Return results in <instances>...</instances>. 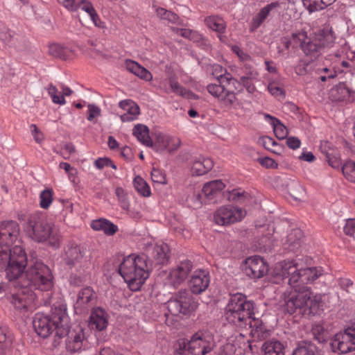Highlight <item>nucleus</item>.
Here are the masks:
<instances>
[{
  "mask_svg": "<svg viewBox=\"0 0 355 355\" xmlns=\"http://www.w3.org/2000/svg\"><path fill=\"white\" fill-rule=\"evenodd\" d=\"M168 84L171 88L170 92H173L179 96L187 98L191 94L189 91L181 86L178 82L173 78H168Z\"/></svg>",
  "mask_w": 355,
  "mask_h": 355,
  "instance_id": "nucleus-42",
  "label": "nucleus"
},
{
  "mask_svg": "<svg viewBox=\"0 0 355 355\" xmlns=\"http://www.w3.org/2000/svg\"><path fill=\"white\" fill-rule=\"evenodd\" d=\"M261 351L263 355H285L284 345L276 339L265 341L262 345Z\"/></svg>",
  "mask_w": 355,
  "mask_h": 355,
  "instance_id": "nucleus-25",
  "label": "nucleus"
},
{
  "mask_svg": "<svg viewBox=\"0 0 355 355\" xmlns=\"http://www.w3.org/2000/svg\"><path fill=\"white\" fill-rule=\"evenodd\" d=\"M213 166V161L211 159L200 156L193 161L191 173L193 175H202L209 171Z\"/></svg>",
  "mask_w": 355,
  "mask_h": 355,
  "instance_id": "nucleus-23",
  "label": "nucleus"
},
{
  "mask_svg": "<svg viewBox=\"0 0 355 355\" xmlns=\"http://www.w3.org/2000/svg\"><path fill=\"white\" fill-rule=\"evenodd\" d=\"M222 84L220 82L219 84H209L207 86V92L226 108H232L239 105L236 93L226 89Z\"/></svg>",
  "mask_w": 355,
  "mask_h": 355,
  "instance_id": "nucleus-11",
  "label": "nucleus"
},
{
  "mask_svg": "<svg viewBox=\"0 0 355 355\" xmlns=\"http://www.w3.org/2000/svg\"><path fill=\"white\" fill-rule=\"evenodd\" d=\"M60 257L62 263L69 269L81 268L89 261L87 249L76 243L66 245Z\"/></svg>",
  "mask_w": 355,
  "mask_h": 355,
  "instance_id": "nucleus-8",
  "label": "nucleus"
},
{
  "mask_svg": "<svg viewBox=\"0 0 355 355\" xmlns=\"http://www.w3.org/2000/svg\"><path fill=\"white\" fill-rule=\"evenodd\" d=\"M30 130L31 134L37 143H41L44 140V135L42 132L37 128L35 124L30 125Z\"/></svg>",
  "mask_w": 355,
  "mask_h": 355,
  "instance_id": "nucleus-57",
  "label": "nucleus"
},
{
  "mask_svg": "<svg viewBox=\"0 0 355 355\" xmlns=\"http://www.w3.org/2000/svg\"><path fill=\"white\" fill-rule=\"evenodd\" d=\"M125 112L120 115V119L123 122H129L135 120L139 114V106L132 100L121 101L119 103Z\"/></svg>",
  "mask_w": 355,
  "mask_h": 355,
  "instance_id": "nucleus-20",
  "label": "nucleus"
},
{
  "mask_svg": "<svg viewBox=\"0 0 355 355\" xmlns=\"http://www.w3.org/2000/svg\"><path fill=\"white\" fill-rule=\"evenodd\" d=\"M11 245L0 241V268H5L10 281L18 278L27 265L24 249L20 245H15L11 250Z\"/></svg>",
  "mask_w": 355,
  "mask_h": 355,
  "instance_id": "nucleus-6",
  "label": "nucleus"
},
{
  "mask_svg": "<svg viewBox=\"0 0 355 355\" xmlns=\"http://www.w3.org/2000/svg\"><path fill=\"white\" fill-rule=\"evenodd\" d=\"M55 329H67L69 327V318L64 306L55 307L51 319Z\"/></svg>",
  "mask_w": 355,
  "mask_h": 355,
  "instance_id": "nucleus-22",
  "label": "nucleus"
},
{
  "mask_svg": "<svg viewBox=\"0 0 355 355\" xmlns=\"http://www.w3.org/2000/svg\"><path fill=\"white\" fill-rule=\"evenodd\" d=\"M76 3L78 6V9L80 8L82 10L87 12L89 15H90V13L93 12L95 10L94 6L89 1L81 0L80 1Z\"/></svg>",
  "mask_w": 355,
  "mask_h": 355,
  "instance_id": "nucleus-56",
  "label": "nucleus"
},
{
  "mask_svg": "<svg viewBox=\"0 0 355 355\" xmlns=\"http://www.w3.org/2000/svg\"><path fill=\"white\" fill-rule=\"evenodd\" d=\"M268 270L264 260L259 256L250 257L245 261V272L252 279L263 277Z\"/></svg>",
  "mask_w": 355,
  "mask_h": 355,
  "instance_id": "nucleus-15",
  "label": "nucleus"
},
{
  "mask_svg": "<svg viewBox=\"0 0 355 355\" xmlns=\"http://www.w3.org/2000/svg\"><path fill=\"white\" fill-rule=\"evenodd\" d=\"M248 196V193L245 191L239 190H233L230 194V198L232 200L243 202L245 198Z\"/></svg>",
  "mask_w": 355,
  "mask_h": 355,
  "instance_id": "nucleus-61",
  "label": "nucleus"
},
{
  "mask_svg": "<svg viewBox=\"0 0 355 355\" xmlns=\"http://www.w3.org/2000/svg\"><path fill=\"white\" fill-rule=\"evenodd\" d=\"M58 2L64 6L66 9L71 12H75L78 9V6L75 0H57Z\"/></svg>",
  "mask_w": 355,
  "mask_h": 355,
  "instance_id": "nucleus-58",
  "label": "nucleus"
},
{
  "mask_svg": "<svg viewBox=\"0 0 355 355\" xmlns=\"http://www.w3.org/2000/svg\"><path fill=\"white\" fill-rule=\"evenodd\" d=\"M224 188V183L220 180H216L206 183L202 188V193L209 199H212Z\"/></svg>",
  "mask_w": 355,
  "mask_h": 355,
  "instance_id": "nucleus-31",
  "label": "nucleus"
},
{
  "mask_svg": "<svg viewBox=\"0 0 355 355\" xmlns=\"http://www.w3.org/2000/svg\"><path fill=\"white\" fill-rule=\"evenodd\" d=\"M268 89L269 92L274 96H276V97H278V96L284 97L285 96V92H284V89L283 87L277 83H275V82L270 83L268 86Z\"/></svg>",
  "mask_w": 355,
  "mask_h": 355,
  "instance_id": "nucleus-49",
  "label": "nucleus"
},
{
  "mask_svg": "<svg viewBox=\"0 0 355 355\" xmlns=\"http://www.w3.org/2000/svg\"><path fill=\"white\" fill-rule=\"evenodd\" d=\"M241 85L245 87L247 91L252 94L255 91V86L252 83V80L248 76H242L241 77Z\"/></svg>",
  "mask_w": 355,
  "mask_h": 355,
  "instance_id": "nucleus-60",
  "label": "nucleus"
},
{
  "mask_svg": "<svg viewBox=\"0 0 355 355\" xmlns=\"http://www.w3.org/2000/svg\"><path fill=\"white\" fill-rule=\"evenodd\" d=\"M275 269L280 270L279 275L288 278L289 290L284 293V309L289 314L299 311L302 314L318 313L322 308V295L314 294L306 284L314 282L321 275L320 269L302 268L295 261H284L277 265Z\"/></svg>",
  "mask_w": 355,
  "mask_h": 355,
  "instance_id": "nucleus-1",
  "label": "nucleus"
},
{
  "mask_svg": "<svg viewBox=\"0 0 355 355\" xmlns=\"http://www.w3.org/2000/svg\"><path fill=\"white\" fill-rule=\"evenodd\" d=\"M42 273L40 277L28 280L25 288L11 295L10 301L15 309L27 311L34 300V295L27 286L34 287L41 291H49L53 287V275L47 266H41Z\"/></svg>",
  "mask_w": 355,
  "mask_h": 355,
  "instance_id": "nucleus-5",
  "label": "nucleus"
},
{
  "mask_svg": "<svg viewBox=\"0 0 355 355\" xmlns=\"http://www.w3.org/2000/svg\"><path fill=\"white\" fill-rule=\"evenodd\" d=\"M336 91L342 94V96L338 97V100H341L350 96V89L345 83H340L336 88Z\"/></svg>",
  "mask_w": 355,
  "mask_h": 355,
  "instance_id": "nucleus-54",
  "label": "nucleus"
},
{
  "mask_svg": "<svg viewBox=\"0 0 355 355\" xmlns=\"http://www.w3.org/2000/svg\"><path fill=\"white\" fill-rule=\"evenodd\" d=\"M88 116L87 120L89 121H93L94 119L98 117L101 115V110L100 107L94 104L88 105Z\"/></svg>",
  "mask_w": 355,
  "mask_h": 355,
  "instance_id": "nucleus-50",
  "label": "nucleus"
},
{
  "mask_svg": "<svg viewBox=\"0 0 355 355\" xmlns=\"http://www.w3.org/2000/svg\"><path fill=\"white\" fill-rule=\"evenodd\" d=\"M14 33L6 24L0 21V41L4 44H9L12 42Z\"/></svg>",
  "mask_w": 355,
  "mask_h": 355,
  "instance_id": "nucleus-44",
  "label": "nucleus"
},
{
  "mask_svg": "<svg viewBox=\"0 0 355 355\" xmlns=\"http://www.w3.org/2000/svg\"><path fill=\"white\" fill-rule=\"evenodd\" d=\"M152 180L158 184H166L165 175L159 170L153 169L151 171Z\"/></svg>",
  "mask_w": 355,
  "mask_h": 355,
  "instance_id": "nucleus-55",
  "label": "nucleus"
},
{
  "mask_svg": "<svg viewBox=\"0 0 355 355\" xmlns=\"http://www.w3.org/2000/svg\"><path fill=\"white\" fill-rule=\"evenodd\" d=\"M254 304L245 295L236 293L231 296L225 310L226 320L241 328L248 325L253 336H260L265 327L261 320L254 317Z\"/></svg>",
  "mask_w": 355,
  "mask_h": 355,
  "instance_id": "nucleus-2",
  "label": "nucleus"
},
{
  "mask_svg": "<svg viewBox=\"0 0 355 355\" xmlns=\"http://www.w3.org/2000/svg\"><path fill=\"white\" fill-rule=\"evenodd\" d=\"M193 269V263L189 260L180 262L173 268L167 276L168 283L174 288L180 286L187 278Z\"/></svg>",
  "mask_w": 355,
  "mask_h": 355,
  "instance_id": "nucleus-13",
  "label": "nucleus"
},
{
  "mask_svg": "<svg viewBox=\"0 0 355 355\" xmlns=\"http://www.w3.org/2000/svg\"><path fill=\"white\" fill-rule=\"evenodd\" d=\"M90 225L94 230L102 231L107 236H112L119 230L117 225L103 218L93 220Z\"/></svg>",
  "mask_w": 355,
  "mask_h": 355,
  "instance_id": "nucleus-24",
  "label": "nucleus"
},
{
  "mask_svg": "<svg viewBox=\"0 0 355 355\" xmlns=\"http://www.w3.org/2000/svg\"><path fill=\"white\" fill-rule=\"evenodd\" d=\"M125 64L127 70L135 75L137 74V71L142 67L139 63L132 60H126Z\"/></svg>",
  "mask_w": 355,
  "mask_h": 355,
  "instance_id": "nucleus-59",
  "label": "nucleus"
},
{
  "mask_svg": "<svg viewBox=\"0 0 355 355\" xmlns=\"http://www.w3.org/2000/svg\"><path fill=\"white\" fill-rule=\"evenodd\" d=\"M89 347L83 329L80 327L69 331L66 339V349L69 353L80 352Z\"/></svg>",
  "mask_w": 355,
  "mask_h": 355,
  "instance_id": "nucleus-12",
  "label": "nucleus"
},
{
  "mask_svg": "<svg viewBox=\"0 0 355 355\" xmlns=\"http://www.w3.org/2000/svg\"><path fill=\"white\" fill-rule=\"evenodd\" d=\"M205 23L209 28L218 33L220 41H225V37L221 34L226 30V23L223 18L215 15L209 16L205 19Z\"/></svg>",
  "mask_w": 355,
  "mask_h": 355,
  "instance_id": "nucleus-26",
  "label": "nucleus"
},
{
  "mask_svg": "<svg viewBox=\"0 0 355 355\" xmlns=\"http://www.w3.org/2000/svg\"><path fill=\"white\" fill-rule=\"evenodd\" d=\"M320 45L321 48H324L331 45L334 42L335 35L331 28H325L319 31L314 37Z\"/></svg>",
  "mask_w": 355,
  "mask_h": 355,
  "instance_id": "nucleus-33",
  "label": "nucleus"
},
{
  "mask_svg": "<svg viewBox=\"0 0 355 355\" xmlns=\"http://www.w3.org/2000/svg\"><path fill=\"white\" fill-rule=\"evenodd\" d=\"M153 8L154 9L157 17L160 19L166 20L168 23H171L173 24L179 25L181 24L180 19L175 12L155 5L153 6Z\"/></svg>",
  "mask_w": 355,
  "mask_h": 355,
  "instance_id": "nucleus-32",
  "label": "nucleus"
},
{
  "mask_svg": "<svg viewBox=\"0 0 355 355\" xmlns=\"http://www.w3.org/2000/svg\"><path fill=\"white\" fill-rule=\"evenodd\" d=\"M119 271L130 289L137 291L149 277L147 259L145 256L129 255L123 259Z\"/></svg>",
  "mask_w": 355,
  "mask_h": 355,
  "instance_id": "nucleus-4",
  "label": "nucleus"
},
{
  "mask_svg": "<svg viewBox=\"0 0 355 355\" xmlns=\"http://www.w3.org/2000/svg\"><path fill=\"white\" fill-rule=\"evenodd\" d=\"M315 67V63L312 62L300 60L295 67V72L298 76H304L310 73Z\"/></svg>",
  "mask_w": 355,
  "mask_h": 355,
  "instance_id": "nucleus-38",
  "label": "nucleus"
},
{
  "mask_svg": "<svg viewBox=\"0 0 355 355\" xmlns=\"http://www.w3.org/2000/svg\"><path fill=\"white\" fill-rule=\"evenodd\" d=\"M133 184L137 192L144 197L151 194L150 189L146 182L140 176H137L133 180Z\"/></svg>",
  "mask_w": 355,
  "mask_h": 355,
  "instance_id": "nucleus-37",
  "label": "nucleus"
},
{
  "mask_svg": "<svg viewBox=\"0 0 355 355\" xmlns=\"http://www.w3.org/2000/svg\"><path fill=\"white\" fill-rule=\"evenodd\" d=\"M41 266L46 265L44 264L42 261H35L34 263L28 268V270L26 272V277L27 281L33 279L34 277L42 275V273L41 272L42 268L41 267Z\"/></svg>",
  "mask_w": 355,
  "mask_h": 355,
  "instance_id": "nucleus-43",
  "label": "nucleus"
},
{
  "mask_svg": "<svg viewBox=\"0 0 355 355\" xmlns=\"http://www.w3.org/2000/svg\"><path fill=\"white\" fill-rule=\"evenodd\" d=\"M19 225L13 220L4 221L0 224V241L12 244L19 234Z\"/></svg>",
  "mask_w": 355,
  "mask_h": 355,
  "instance_id": "nucleus-18",
  "label": "nucleus"
},
{
  "mask_svg": "<svg viewBox=\"0 0 355 355\" xmlns=\"http://www.w3.org/2000/svg\"><path fill=\"white\" fill-rule=\"evenodd\" d=\"M279 8H280L279 1L272 2L262 8L253 19V24L255 27L261 26L270 14L277 12Z\"/></svg>",
  "mask_w": 355,
  "mask_h": 355,
  "instance_id": "nucleus-27",
  "label": "nucleus"
},
{
  "mask_svg": "<svg viewBox=\"0 0 355 355\" xmlns=\"http://www.w3.org/2000/svg\"><path fill=\"white\" fill-rule=\"evenodd\" d=\"M291 38L293 42V48L300 46L302 49V46L305 44L309 37L306 32L301 31L292 33Z\"/></svg>",
  "mask_w": 355,
  "mask_h": 355,
  "instance_id": "nucleus-45",
  "label": "nucleus"
},
{
  "mask_svg": "<svg viewBox=\"0 0 355 355\" xmlns=\"http://www.w3.org/2000/svg\"><path fill=\"white\" fill-rule=\"evenodd\" d=\"M209 282V272L205 270H197L192 274L189 286L193 293L200 294L208 288Z\"/></svg>",
  "mask_w": 355,
  "mask_h": 355,
  "instance_id": "nucleus-16",
  "label": "nucleus"
},
{
  "mask_svg": "<svg viewBox=\"0 0 355 355\" xmlns=\"http://www.w3.org/2000/svg\"><path fill=\"white\" fill-rule=\"evenodd\" d=\"M135 76L146 81H150L153 79L152 73L143 67H141Z\"/></svg>",
  "mask_w": 355,
  "mask_h": 355,
  "instance_id": "nucleus-62",
  "label": "nucleus"
},
{
  "mask_svg": "<svg viewBox=\"0 0 355 355\" xmlns=\"http://www.w3.org/2000/svg\"><path fill=\"white\" fill-rule=\"evenodd\" d=\"M215 347L214 336L207 331H198L189 340L179 343L178 354L183 355L186 351L192 355H207Z\"/></svg>",
  "mask_w": 355,
  "mask_h": 355,
  "instance_id": "nucleus-7",
  "label": "nucleus"
},
{
  "mask_svg": "<svg viewBox=\"0 0 355 355\" xmlns=\"http://www.w3.org/2000/svg\"><path fill=\"white\" fill-rule=\"evenodd\" d=\"M259 142L266 149H270V147L277 145L276 141L271 137L268 136L262 137L259 139Z\"/></svg>",
  "mask_w": 355,
  "mask_h": 355,
  "instance_id": "nucleus-63",
  "label": "nucleus"
},
{
  "mask_svg": "<svg viewBox=\"0 0 355 355\" xmlns=\"http://www.w3.org/2000/svg\"><path fill=\"white\" fill-rule=\"evenodd\" d=\"M212 75L220 83H225V77L226 74H230L227 69L221 65L215 64L212 65Z\"/></svg>",
  "mask_w": 355,
  "mask_h": 355,
  "instance_id": "nucleus-47",
  "label": "nucleus"
},
{
  "mask_svg": "<svg viewBox=\"0 0 355 355\" xmlns=\"http://www.w3.org/2000/svg\"><path fill=\"white\" fill-rule=\"evenodd\" d=\"M303 239V232L300 229L292 230L286 236V248L290 251H295L301 245Z\"/></svg>",
  "mask_w": 355,
  "mask_h": 355,
  "instance_id": "nucleus-30",
  "label": "nucleus"
},
{
  "mask_svg": "<svg viewBox=\"0 0 355 355\" xmlns=\"http://www.w3.org/2000/svg\"><path fill=\"white\" fill-rule=\"evenodd\" d=\"M322 48L315 37L308 38L305 44L302 46V50L307 56L316 58L320 53Z\"/></svg>",
  "mask_w": 355,
  "mask_h": 355,
  "instance_id": "nucleus-34",
  "label": "nucleus"
},
{
  "mask_svg": "<svg viewBox=\"0 0 355 355\" xmlns=\"http://www.w3.org/2000/svg\"><path fill=\"white\" fill-rule=\"evenodd\" d=\"M264 119L272 125L273 132L277 138L284 139L287 137L288 131L286 127L279 119L268 114H264Z\"/></svg>",
  "mask_w": 355,
  "mask_h": 355,
  "instance_id": "nucleus-29",
  "label": "nucleus"
},
{
  "mask_svg": "<svg viewBox=\"0 0 355 355\" xmlns=\"http://www.w3.org/2000/svg\"><path fill=\"white\" fill-rule=\"evenodd\" d=\"M53 192L52 189H45L40 194V205L43 209H47L53 201Z\"/></svg>",
  "mask_w": 355,
  "mask_h": 355,
  "instance_id": "nucleus-46",
  "label": "nucleus"
},
{
  "mask_svg": "<svg viewBox=\"0 0 355 355\" xmlns=\"http://www.w3.org/2000/svg\"><path fill=\"white\" fill-rule=\"evenodd\" d=\"M334 352L346 354L355 350V338L346 329L344 331L336 334L331 342Z\"/></svg>",
  "mask_w": 355,
  "mask_h": 355,
  "instance_id": "nucleus-14",
  "label": "nucleus"
},
{
  "mask_svg": "<svg viewBox=\"0 0 355 355\" xmlns=\"http://www.w3.org/2000/svg\"><path fill=\"white\" fill-rule=\"evenodd\" d=\"M345 234L354 236L355 235V219L349 218L346 220L345 227H343Z\"/></svg>",
  "mask_w": 355,
  "mask_h": 355,
  "instance_id": "nucleus-53",
  "label": "nucleus"
},
{
  "mask_svg": "<svg viewBox=\"0 0 355 355\" xmlns=\"http://www.w3.org/2000/svg\"><path fill=\"white\" fill-rule=\"evenodd\" d=\"M180 145V140L176 137L159 134L153 142V148L157 152L167 150L169 152L175 150Z\"/></svg>",
  "mask_w": 355,
  "mask_h": 355,
  "instance_id": "nucleus-19",
  "label": "nucleus"
},
{
  "mask_svg": "<svg viewBox=\"0 0 355 355\" xmlns=\"http://www.w3.org/2000/svg\"><path fill=\"white\" fill-rule=\"evenodd\" d=\"M95 297V293L90 287L83 288L78 293L76 303L77 308L84 309Z\"/></svg>",
  "mask_w": 355,
  "mask_h": 355,
  "instance_id": "nucleus-35",
  "label": "nucleus"
},
{
  "mask_svg": "<svg viewBox=\"0 0 355 355\" xmlns=\"http://www.w3.org/2000/svg\"><path fill=\"white\" fill-rule=\"evenodd\" d=\"M47 92L51 96L52 102L55 104L63 105L66 103L65 98L60 96V92H58V88L53 84H49L47 87Z\"/></svg>",
  "mask_w": 355,
  "mask_h": 355,
  "instance_id": "nucleus-41",
  "label": "nucleus"
},
{
  "mask_svg": "<svg viewBox=\"0 0 355 355\" xmlns=\"http://www.w3.org/2000/svg\"><path fill=\"white\" fill-rule=\"evenodd\" d=\"M246 215L245 209L233 205L220 207L214 213V220L219 225H227L241 221Z\"/></svg>",
  "mask_w": 355,
  "mask_h": 355,
  "instance_id": "nucleus-10",
  "label": "nucleus"
},
{
  "mask_svg": "<svg viewBox=\"0 0 355 355\" xmlns=\"http://www.w3.org/2000/svg\"><path fill=\"white\" fill-rule=\"evenodd\" d=\"M258 162L267 168H276L278 166L277 163L269 157H265L257 159Z\"/></svg>",
  "mask_w": 355,
  "mask_h": 355,
  "instance_id": "nucleus-52",
  "label": "nucleus"
},
{
  "mask_svg": "<svg viewBox=\"0 0 355 355\" xmlns=\"http://www.w3.org/2000/svg\"><path fill=\"white\" fill-rule=\"evenodd\" d=\"M108 324V316L107 313L101 308L94 309L89 317V325L98 331L104 330Z\"/></svg>",
  "mask_w": 355,
  "mask_h": 355,
  "instance_id": "nucleus-21",
  "label": "nucleus"
},
{
  "mask_svg": "<svg viewBox=\"0 0 355 355\" xmlns=\"http://www.w3.org/2000/svg\"><path fill=\"white\" fill-rule=\"evenodd\" d=\"M342 172L345 178L352 182L355 183V162L349 160L342 166Z\"/></svg>",
  "mask_w": 355,
  "mask_h": 355,
  "instance_id": "nucleus-40",
  "label": "nucleus"
},
{
  "mask_svg": "<svg viewBox=\"0 0 355 355\" xmlns=\"http://www.w3.org/2000/svg\"><path fill=\"white\" fill-rule=\"evenodd\" d=\"M286 144L290 148L295 150L300 147L301 141L297 137H290L287 138Z\"/></svg>",
  "mask_w": 355,
  "mask_h": 355,
  "instance_id": "nucleus-64",
  "label": "nucleus"
},
{
  "mask_svg": "<svg viewBox=\"0 0 355 355\" xmlns=\"http://www.w3.org/2000/svg\"><path fill=\"white\" fill-rule=\"evenodd\" d=\"M28 237L37 243L48 241L49 245L58 248L61 241L58 228L45 216L35 213L31 214L25 227Z\"/></svg>",
  "mask_w": 355,
  "mask_h": 355,
  "instance_id": "nucleus-3",
  "label": "nucleus"
},
{
  "mask_svg": "<svg viewBox=\"0 0 355 355\" xmlns=\"http://www.w3.org/2000/svg\"><path fill=\"white\" fill-rule=\"evenodd\" d=\"M168 252L169 249L166 244L157 245L153 250L155 258L161 264H164L168 261Z\"/></svg>",
  "mask_w": 355,
  "mask_h": 355,
  "instance_id": "nucleus-36",
  "label": "nucleus"
},
{
  "mask_svg": "<svg viewBox=\"0 0 355 355\" xmlns=\"http://www.w3.org/2000/svg\"><path fill=\"white\" fill-rule=\"evenodd\" d=\"M132 134L143 145L147 147H153V142L149 136V129L146 125H136L132 130Z\"/></svg>",
  "mask_w": 355,
  "mask_h": 355,
  "instance_id": "nucleus-28",
  "label": "nucleus"
},
{
  "mask_svg": "<svg viewBox=\"0 0 355 355\" xmlns=\"http://www.w3.org/2000/svg\"><path fill=\"white\" fill-rule=\"evenodd\" d=\"M33 324L37 334L44 338H47L55 329L51 320L41 313L35 315Z\"/></svg>",
  "mask_w": 355,
  "mask_h": 355,
  "instance_id": "nucleus-17",
  "label": "nucleus"
},
{
  "mask_svg": "<svg viewBox=\"0 0 355 355\" xmlns=\"http://www.w3.org/2000/svg\"><path fill=\"white\" fill-rule=\"evenodd\" d=\"M292 355H315V347L310 343H300L293 350Z\"/></svg>",
  "mask_w": 355,
  "mask_h": 355,
  "instance_id": "nucleus-39",
  "label": "nucleus"
},
{
  "mask_svg": "<svg viewBox=\"0 0 355 355\" xmlns=\"http://www.w3.org/2000/svg\"><path fill=\"white\" fill-rule=\"evenodd\" d=\"M302 1L309 12H313L324 8L323 1L320 0H302Z\"/></svg>",
  "mask_w": 355,
  "mask_h": 355,
  "instance_id": "nucleus-48",
  "label": "nucleus"
},
{
  "mask_svg": "<svg viewBox=\"0 0 355 355\" xmlns=\"http://www.w3.org/2000/svg\"><path fill=\"white\" fill-rule=\"evenodd\" d=\"M198 304L187 290L179 291L167 302L168 311L174 315H187L194 311Z\"/></svg>",
  "mask_w": 355,
  "mask_h": 355,
  "instance_id": "nucleus-9",
  "label": "nucleus"
},
{
  "mask_svg": "<svg viewBox=\"0 0 355 355\" xmlns=\"http://www.w3.org/2000/svg\"><path fill=\"white\" fill-rule=\"evenodd\" d=\"M225 83L227 85H231L234 88V89L237 90L238 92L243 90L241 87V80L239 81L236 79L234 78L232 74H226L225 77Z\"/></svg>",
  "mask_w": 355,
  "mask_h": 355,
  "instance_id": "nucleus-51",
  "label": "nucleus"
}]
</instances>
